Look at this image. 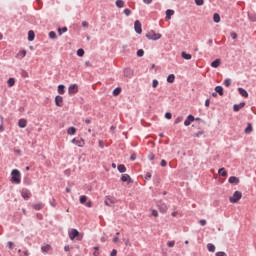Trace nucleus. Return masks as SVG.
<instances>
[{
	"label": "nucleus",
	"mask_w": 256,
	"mask_h": 256,
	"mask_svg": "<svg viewBox=\"0 0 256 256\" xmlns=\"http://www.w3.org/2000/svg\"><path fill=\"white\" fill-rule=\"evenodd\" d=\"M11 176V183H15L16 185H19V183H21V172H19V170H12Z\"/></svg>",
	"instance_id": "f257e3e1"
},
{
	"label": "nucleus",
	"mask_w": 256,
	"mask_h": 256,
	"mask_svg": "<svg viewBox=\"0 0 256 256\" xmlns=\"http://www.w3.org/2000/svg\"><path fill=\"white\" fill-rule=\"evenodd\" d=\"M241 197H243V194L239 191H235L233 196L229 198L230 203H238L241 201Z\"/></svg>",
	"instance_id": "f03ea898"
},
{
	"label": "nucleus",
	"mask_w": 256,
	"mask_h": 256,
	"mask_svg": "<svg viewBox=\"0 0 256 256\" xmlns=\"http://www.w3.org/2000/svg\"><path fill=\"white\" fill-rule=\"evenodd\" d=\"M147 39H150L151 41H159L161 39V34L159 33H146Z\"/></svg>",
	"instance_id": "7ed1b4c3"
},
{
	"label": "nucleus",
	"mask_w": 256,
	"mask_h": 256,
	"mask_svg": "<svg viewBox=\"0 0 256 256\" xmlns=\"http://www.w3.org/2000/svg\"><path fill=\"white\" fill-rule=\"evenodd\" d=\"M78 92H79V86H77V84H72L69 86L68 88L69 95H75Z\"/></svg>",
	"instance_id": "20e7f679"
},
{
	"label": "nucleus",
	"mask_w": 256,
	"mask_h": 256,
	"mask_svg": "<svg viewBox=\"0 0 256 256\" xmlns=\"http://www.w3.org/2000/svg\"><path fill=\"white\" fill-rule=\"evenodd\" d=\"M79 237V231L77 229H72L69 233V238L71 241L77 239Z\"/></svg>",
	"instance_id": "39448f33"
},
{
	"label": "nucleus",
	"mask_w": 256,
	"mask_h": 256,
	"mask_svg": "<svg viewBox=\"0 0 256 256\" xmlns=\"http://www.w3.org/2000/svg\"><path fill=\"white\" fill-rule=\"evenodd\" d=\"M72 143L74 145H77V147H85V140H83V138L77 140L76 138L72 139Z\"/></svg>",
	"instance_id": "423d86ee"
},
{
	"label": "nucleus",
	"mask_w": 256,
	"mask_h": 256,
	"mask_svg": "<svg viewBox=\"0 0 256 256\" xmlns=\"http://www.w3.org/2000/svg\"><path fill=\"white\" fill-rule=\"evenodd\" d=\"M134 30L136 33H143V29L141 27V22L139 20H136L134 22Z\"/></svg>",
	"instance_id": "0eeeda50"
},
{
	"label": "nucleus",
	"mask_w": 256,
	"mask_h": 256,
	"mask_svg": "<svg viewBox=\"0 0 256 256\" xmlns=\"http://www.w3.org/2000/svg\"><path fill=\"white\" fill-rule=\"evenodd\" d=\"M21 196L23 197V199H25V201L31 199V191L27 190V189H23L21 192Z\"/></svg>",
	"instance_id": "6e6552de"
},
{
	"label": "nucleus",
	"mask_w": 256,
	"mask_h": 256,
	"mask_svg": "<svg viewBox=\"0 0 256 256\" xmlns=\"http://www.w3.org/2000/svg\"><path fill=\"white\" fill-rule=\"evenodd\" d=\"M55 105L56 107H63V96H56L55 97Z\"/></svg>",
	"instance_id": "1a4fd4ad"
},
{
	"label": "nucleus",
	"mask_w": 256,
	"mask_h": 256,
	"mask_svg": "<svg viewBox=\"0 0 256 256\" xmlns=\"http://www.w3.org/2000/svg\"><path fill=\"white\" fill-rule=\"evenodd\" d=\"M193 121H195V116L189 115L187 117V119L184 121L185 127H189V125H191V123H193Z\"/></svg>",
	"instance_id": "9d476101"
},
{
	"label": "nucleus",
	"mask_w": 256,
	"mask_h": 256,
	"mask_svg": "<svg viewBox=\"0 0 256 256\" xmlns=\"http://www.w3.org/2000/svg\"><path fill=\"white\" fill-rule=\"evenodd\" d=\"M124 77L131 79L133 77V70L131 68L124 69Z\"/></svg>",
	"instance_id": "9b49d317"
},
{
	"label": "nucleus",
	"mask_w": 256,
	"mask_h": 256,
	"mask_svg": "<svg viewBox=\"0 0 256 256\" xmlns=\"http://www.w3.org/2000/svg\"><path fill=\"white\" fill-rule=\"evenodd\" d=\"M245 107V102H241L240 104H234L233 111L238 112L241 111Z\"/></svg>",
	"instance_id": "f8f14e48"
},
{
	"label": "nucleus",
	"mask_w": 256,
	"mask_h": 256,
	"mask_svg": "<svg viewBox=\"0 0 256 256\" xmlns=\"http://www.w3.org/2000/svg\"><path fill=\"white\" fill-rule=\"evenodd\" d=\"M121 181L123 183H131V176H129V174H122L121 176Z\"/></svg>",
	"instance_id": "ddd939ff"
},
{
	"label": "nucleus",
	"mask_w": 256,
	"mask_h": 256,
	"mask_svg": "<svg viewBox=\"0 0 256 256\" xmlns=\"http://www.w3.org/2000/svg\"><path fill=\"white\" fill-rule=\"evenodd\" d=\"M228 182L231 183V184H234V185H239V178L235 177V176H231L228 179Z\"/></svg>",
	"instance_id": "4468645a"
},
{
	"label": "nucleus",
	"mask_w": 256,
	"mask_h": 256,
	"mask_svg": "<svg viewBox=\"0 0 256 256\" xmlns=\"http://www.w3.org/2000/svg\"><path fill=\"white\" fill-rule=\"evenodd\" d=\"M18 126L21 128V129H25V127H27V120H25V119H20L19 121H18Z\"/></svg>",
	"instance_id": "2eb2a0df"
},
{
	"label": "nucleus",
	"mask_w": 256,
	"mask_h": 256,
	"mask_svg": "<svg viewBox=\"0 0 256 256\" xmlns=\"http://www.w3.org/2000/svg\"><path fill=\"white\" fill-rule=\"evenodd\" d=\"M105 205L107 207H111V205H113L115 203V199L114 198H107L105 201H104Z\"/></svg>",
	"instance_id": "dca6fc26"
},
{
	"label": "nucleus",
	"mask_w": 256,
	"mask_h": 256,
	"mask_svg": "<svg viewBox=\"0 0 256 256\" xmlns=\"http://www.w3.org/2000/svg\"><path fill=\"white\" fill-rule=\"evenodd\" d=\"M115 4L118 9H123V7H125V1L123 0H116Z\"/></svg>",
	"instance_id": "f3484780"
},
{
	"label": "nucleus",
	"mask_w": 256,
	"mask_h": 256,
	"mask_svg": "<svg viewBox=\"0 0 256 256\" xmlns=\"http://www.w3.org/2000/svg\"><path fill=\"white\" fill-rule=\"evenodd\" d=\"M219 65H221V59H216L211 63V67H213L214 69H217Z\"/></svg>",
	"instance_id": "a211bd4d"
},
{
	"label": "nucleus",
	"mask_w": 256,
	"mask_h": 256,
	"mask_svg": "<svg viewBox=\"0 0 256 256\" xmlns=\"http://www.w3.org/2000/svg\"><path fill=\"white\" fill-rule=\"evenodd\" d=\"M181 57H182V59H186V61H190V59H192L191 54H187V52H185V51H183L181 53Z\"/></svg>",
	"instance_id": "6ab92c4d"
},
{
	"label": "nucleus",
	"mask_w": 256,
	"mask_h": 256,
	"mask_svg": "<svg viewBox=\"0 0 256 256\" xmlns=\"http://www.w3.org/2000/svg\"><path fill=\"white\" fill-rule=\"evenodd\" d=\"M238 92L240 93V95L242 97H249V93L247 92V90H245L243 88H238Z\"/></svg>",
	"instance_id": "aec40b11"
},
{
	"label": "nucleus",
	"mask_w": 256,
	"mask_h": 256,
	"mask_svg": "<svg viewBox=\"0 0 256 256\" xmlns=\"http://www.w3.org/2000/svg\"><path fill=\"white\" fill-rule=\"evenodd\" d=\"M253 132V125H251V123H248L247 124V127H246V129H245V133H246V135H249V134H251Z\"/></svg>",
	"instance_id": "412c9836"
},
{
	"label": "nucleus",
	"mask_w": 256,
	"mask_h": 256,
	"mask_svg": "<svg viewBox=\"0 0 256 256\" xmlns=\"http://www.w3.org/2000/svg\"><path fill=\"white\" fill-rule=\"evenodd\" d=\"M173 15H175V11L168 9L166 10V19H171V17H173Z\"/></svg>",
	"instance_id": "4be33fe9"
},
{
	"label": "nucleus",
	"mask_w": 256,
	"mask_h": 256,
	"mask_svg": "<svg viewBox=\"0 0 256 256\" xmlns=\"http://www.w3.org/2000/svg\"><path fill=\"white\" fill-rule=\"evenodd\" d=\"M41 251H42L43 253H49V251H51V245L47 244V245H45V246H42V247H41Z\"/></svg>",
	"instance_id": "5701e85b"
},
{
	"label": "nucleus",
	"mask_w": 256,
	"mask_h": 256,
	"mask_svg": "<svg viewBox=\"0 0 256 256\" xmlns=\"http://www.w3.org/2000/svg\"><path fill=\"white\" fill-rule=\"evenodd\" d=\"M58 93H59L60 95H65V85L60 84V85L58 86Z\"/></svg>",
	"instance_id": "b1692460"
},
{
	"label": "nucleus",
	"mask_w": 256,
	"mask_h": 256,
	"mask_svg": "<svg viewBox=\"0 0 256 256\" xmlns=\"http://www.w3.org/2000/svg\"><path fill=\"white\" fill-rule=\"evenodd\" d=\"M68 135H75L77 133V128L75 127H69L67 130Z\"/></svg>",
	"instance_id": "393cba45"
},
{
	"label": "nucleus",
	"mask_w": 256,
	"mask_h": 256,
	"mask_svg": "<svg viewBox=\"0 0 256 256\" xmlns=\"http://www.w3.org/2000/svg\"><path fill=\"white\" fill-rule=\"evenodd\" d=\"M215 91L216 93H218V95H220L221 97H223V88L221 86H216L215 87Z\"/></svg>",
	"instance_id": "a878e982"
},
{
	"label": "nucleus",
	"mask_w": 256,
	"mask_h": 256,
	"mask_svg": "<svg viewBox=\"0 0 256 256\" xmlns=\"http://www.w3.org/2000/svg\"><path fill=\"white\" fill-rule=\"evenodd\" d=\"M118 171H119V173H125V171H127V167H125V165H123V164H119Z\"/></svg>",
	"instance_id": "bb28decb"
},
{
	"label": "nucleus",
	"mask_w": 256,
	"mask_h": 256,
	"mask_svg": "<svg viewBox=\"0 0 256 256\" xmlns=\"http://www.w3.org/2000/svg\"><path fill=\"white\" fill-rule=\"evenodd\" d=\"M159 210L161 213H167V205L166 204H160L159 205Z\"/></svg>",
	"instance_id": "cd10ccee"
},
{
	"label": "nucleus",
	"mask_w": 256,
	"mask_h": 256,
	"mask_svg": "<svg viewBox=\"0 0 256 256\" xmlns=\"http://www.w3.org/2000/svg\"><path fill=\"white\" fill-rule=\"evenodd\" d=\"M167 82H168V83H175V74H170V75L167 77Z\"/></svg>",
	"instance_id": "c85d7f7f"
},
{
	"label": "nucleus",
	"mask_w": 256,
	"mask_h": 256,
	"mask_svg": "<svg viewBox=\"0 0 256 256\" xmlns=\"http://www.w3.org/2000/svg\"><path fill=\"white\" fill-rule=\"evenodd\" d=\"M8 87H14L15 86V78H9L7 81Z\"/></svg>",
	"instance_id": "c756f323"
},
{
	"label": "nucleus",
	"mask_w": 256,
	"mask_h": 256,
	"mask_svg": "<svg viewBox=\"0 0 256 256\" xmlns=\"http://www.w3.org/2000/svg\"><path fill=\"white\" fill-rule=\"evenodd\" d=\"M213 21L214 23H219L221 21V16L217 13L213 15Z\"/></svg>",
	"instance_id": "7c9ffc66"
},
{
	"label": "nucleus",
	"mask_w": 256,
	"mask_h": 256,
	"mask_svg": "<svg viewBox=\"0 0 256 256\" xmlns=\"http://www.w3.org/2000/svg\"><path fill=\"white\" fill-rule=\"evenodd\" d=\"M219 175H221L222 177H227V171L225 170V168H220L218 170Z\"/></svg>",
	"instance_id": "2f4dec72"
},
{
	"label": "nucleus",
	"mask_w": 256,
	"mask_h": 256,
	"mask_svg": "<svg viewBox=\"0 0 256 256\" xmlns=\"http://www.w3.org/2000/svg\"><path fill=\"white\" fill-rule=\"evenodd\" d=\"M207 249L210 251V253H215V246L213 244H207Z\"/></svg>",
	"instance_id": "473e14b6"
},
{
	"label": "nucleus",
	"mask_w": 256,
	"mask_h": 256,
	"mask_svg": "<svg viewBox=\"0 0 256 256\" xmlns=\"http://www.w3.org/2000/svg\"><path fill=\"white\" fill-rule=\"evenodd\" d=\"M113 95H114V97H117V95H121V88L120 87L115 88L113 90Z\"/></svg>",
	"instance_id": "72a5a7b5"
},
{
	"label": "nucleus",
	"mask_w": 256,
	"mask_h": 256,
	"mask_svg": "<svg viewBox=\"0 0 256 256\" xmlns=\"http://www.w3.org/2000/svg\"><path fill=\"white\" fill-rule=\"evenodd\" d=\"M33 209L36 211H41V209H43V204H34Z\"/></svg>",
	"instance_id": "f704fd0d"
},
{
	"label": "nucleus",
	"mask_w": 256,
	"mask_h": 256,
	"mask_svg": "<svg viewBox=\"0 0 256 256\" xmlns=\"http://www.w3.org/2000/svg\"><path fill=\"white\" fill-rule=\"evenodd\" d=\"M86 202H87V196H85V195L80 196L81 205H84V203H86Z\"/></svg>",
	"instance_id": "c9c22d12"
},
{
	"label": "nucleus",
	"mask_w": 256,
	"mask_h": 256,
	"mask_svg": "<svg viewBox=\"0 0 256 256\" xmlns=\"http://www.w3.org/2000/svg\"><path fill=\"white\" fill-rule=\"evenodd\" d=\"M77 55H78V57H83V55H85V50H83L82 48L78 49Z\"/></svg>",
	"instance_id": "e433bc0d"
},
{
	"label": "nucleus",
	"mask_w": 256,
	"mask_h": 256,
	"mask_svg": "<svg viewBox=\"0 0 256 256\" xmlns=\"http://www.w3.org/2000/svg\"><path fill=\"white\" fill-rule=\"evenodd\" d=\"M35 40V33H28V41H34Z\"/></svg>",
	"instance_id": "4c0bfd02"
},
{
	"label": "nucleus",
	"mask_w": 256,
	"mask_h": 256,
	"mask_svg": "<svg viewBox=\"0 0 256 256\" xmlns=\"http://www.w3.org/2000/svg\"><path fill=\"white\" fill-rule=\"evenodd\" d=\"M225 87H231V79L227 78L224 80Z\"/></svg>",
	"instance_id": "58836bf2"
},
{
	"label": "nucleus",
	"mask_w": 256,
	"mask_h": 256,
	"mask_svg": "<svg viewBox=\"0 0 256 256\" xmlns=\"http://www.w3.org/2000/svg\"><path fill=\"white\" fill-rule=\"evenodd\" d=\"M195 4L198 5V7H201L205 4V0H195Z\"/></svg>",
	"instance_id": "ea45409f"
},
{
	"label": "nucleus",
	"mask_w": 256,
	"mask_h": 256,
	"mask_svg": "<svg viewBox=\"0 0 256 256\" xmlns=\"http://www.w3.org/2000/svg\"><path fill=\"white\" fill-rule=\"evenodd\" d=\"M137 55L138 57H143V55H145V51L143 49H140L137 51Z\"/></svg>",
	"instance_id": "a19ab883"
},
{
	"label": "nucleus",
	"mask_w": 256,
	"mask_h": 256,
	"mask_svg": "<svg viewBox=\"0 0 256 256\" xmlns=\"http://www.w3.org/2000/svg\"><path fill=\"white\" fill-rule=\"evenodd\" d=\"M124 14L126 15V17H129V15H131V10L129 8H125Z\"/></svg>",
	"instance_id": "79ce46f5"
},
{
	"label": "nucleus",
	"mask_w": 256,
	"mask_h": 256,
	"mask_svg": "<svg viewBox=\"0 0 256 256\" xmlns=\"http://www.w3.org/2000/svg\"><path fill=\"white\" fill-rule=\"evenodd\" d=\"M158 86H159V81L153 80V82H152V87H153L154 89H156V87H158Z\"/></svg>",
	"instance_id": "37998d69"
},
{
	"label": "nucleus",
	"mask_w": 256,
	"mask_h": 256,
	"mask_svg": "<svg viewBox=\"0 0 256 256\" xmlns=\"http://www.w3.org/2000/svg\"><path fill=\"white\" fill-rule=\"evenodd\" d=\"M67 33V27H63L62 29L61 28H58V33Z\"/></svg>",
	"instance_id": "c03bdc74"
},
{
	"label": "nucleus",
	"mask_w": 256,
	"mask_h": 256,
	"mask_svg": "<svg viewBox=\"0 0 256 256\" xmlns=\"http://www.w3.org/2000/svg\"><path fill=\"white\" fill-rule=\"evenodd\" d=\"M167 247H175V241L167 242Z\"/></svg>",
	"instance_id": "a18cd8bd"
},
{
	"label": "nucleus",
	"mask_w": 256,
	"mask_h": 256,
	"mask_svg": "<svg viewBox=\"0 0 256 256\" xmlns=\"http://www.w3.org/2000/svg\"><path fill=\"white\" fill-rule=\"evenodd\" d=\"M50 39H57V33H49Z\"/></svg>",
	"instance_id": "49530a36"
},
{
	"label": "nucleus",
	"mask_w": 256,
	"mask_h": 256,
	"mask_svg": "<svg viewBox=\"0 0 256 256\" xmlns=\"http://www.w3.org/2000/svg\"><path fill=\"white\" fill-rule=\"evenodd\" d=\"M183 121V117H178L175 119L174 123L177 125L178 123H181Z\"/></svg>",
	"instance_id": "de8ad7c7"
},
{
	"label": "nucleus",
	"mask_w": 256,
	"mask_h": 256,
	"mask_svg": "<svg viewBox=\"0 0 256 256\" xmlns=\"http://www.w3.org/2000/svg\"><path fill=\"white\" fill-rule=\"evenodd\" d=\"M18 55H21V57L23 58V57H25V55H27V51L26 50H22V51L19 52Z\"/></svg>",
	"instance_id": "09e8293b"
},
{
	"label": "nucleus",
	"mask_w": 256,
	"mask_h": 256,
	"mask_svg": "<svg viewBox=\"0 0 256 256\" xmlns=\"http://www.w3.org/2000/svg\"><path fill=\"white\" fill-rule=\"evenodd\" d=\"M200 225L202 227H205V225H207V220H205V219L200 220Z\"/></svg>",
	"instance_id": "8fccbe9b"
},
{
	"label": "nucleus",
	"mask_w": 256,
	"mask_h": 256,
	"mask_svg": "<svg viewBox=\"0 0 256 256\" xmlns=\"http://www.w3.org/2000/svg\"><path fill=\"white\" fill-rule=\"evenodd\" d=\"M160 165H161V167H167V161L161 160Z\"/></svg>",
	"instance_id": "3c124183"
},
{
	"label": "nucleus",
	"mask_w": 256,
	"mask_h": 256,
	"mask_svg": "<svg viewBox=\"0 0 256 256\" xmlns=\"http://www.w3.org/2000/svg\"><path fill=\"white\" fill-rule=\"evenodd\" d=\"M165 117H166V119H171L173 117V114H171L170 112H167L165 114Z\"/></svg>",
	"instance_id": "603ef678"
},
{
	"label": "nucleus",
	"mask_w": 256,
	"mask_h": 256,
	"mask_svg": "<svg viewBox=\"0 0 256 256\" xmlns=\"http://www.w3.org/2000/svg\"><path fill=\"white\" fill-rule=\"evenodd\" d=\"M143 3H145V5H151L153 0H143Z\"/></svg>",
	"instance_id": "864d4df0"
},
{
	"label": "nucleus",
	"mask_w": 256,
	"mask_h": 256,
	"mask_svg": "<svg viewBox=\"0 0 256 256\" xmlns=\"http://www.w3.org/2000/svg\"><path fill=\"white\" fill-rule=\"evenodd\" d=\"M145 179H146L147 181H149V179H151V172H147V173H146Z\"/></svg>",
	"instance_id": "5fc2aeb1"
},
{
	"label": "nucleus",
	"mask_w": 256,
	"mask_h": 256,
	"mask_svg": "<svg viewBox=\"0 0 256 256\" xmlns=\"http://www.w3.org/2000/svg\"><path fill=\"white\" fill-rule=\"evenodd\" d=\"M152 215L153 217H159V212H157V210H153Z\"/></svg>",
	"instance_id": "6e6d98bb"
},
{
	"label": "nucleus",
	"mask_w": 256,
	"mask_h": 256,
	"mask_svg": "<svg viewBox=\"0 0 256 256\" xmlns=\"http://www.w3.org/2000/svg\"><path fill=\"white\" fill-rule=\"evenodd\" d=\"M216 256H227L225 252H217Z\"/></svg>",
	"instance_id": "4d7b16f0"
},
{
	"label": "nucleus",
	"mask_w": 256,
	"mask_h": 256,
	"mask_svg": "<svg viewBox=\"0 0 256 256\" xmlns=\"http://www.w3.org/2000/svg\"><path fill=\"white\" fill-rule=\"evenodd\" d=\"M110 256H117V250L113 249L112 252L110 253Z\"/></svg>",
	"instance_id": "13d9d810"
},
{
	"label": "nucleus",
	"mask_w": 256,
	"mask_h": 256,
	"mask_svg": "<svg viewBox=\"0 0 256 256\" xmlns=\"http://www.w3.org/2000/svg\"><path fill=\"white\" fill-rule=\"evenodd\" d=\"M210 103H211V101H210L209 99H206V101H205V107H209Z\"/></svg>",
	"instance_id": "bf43d9fd"
},
{
	"label": "nucleus",
	"mask_w": 256,
	"mask_h": 256,
	"mask_svg": "<svg viewBox=\"0 0 256 256\" xmlns=\"http://www.w3.org/2000/svg\"><path fill=\"white\" fill-rule=\"evenodd\" d=\"M8 248L13 249V242H11V241L8 242Z\"/></svg>",
	"instance_id": "052dcab7"
},
{
	"label": "nucleus",
	"mask_w": 256,
	"mask_h": 256,
	"mask_svg": "<svg viewBox=\"0 0 256 256\" xmlns=\"http://www.w3.org/2000/svg\"><path fill=\"white\" fill-rule=\"evenodd\" d=\"M113 243H119V237H117V236L114 237V238H113Z\"/></svg>",
	"instance_id": "680f3d73"
},
{
	"label": "nucleus",
	"mask_w": 256,
	"mask_h": 256,
	"mask_svg": "<svg viewBox=\"0 0 256 256\" xmlns=\"http://www.w3.org/2000/svg\"><path fill=\"white\" fill-rule=\"evenodd\" d=\"M135 159H137V157L135 156V154H132V155L130 156V160H131V161H135Z\"/></svg>",
	"instance_id": "e2e57ef3"
},
{
	"label": "nucleus",
	"mask_w": 256,
	"mask_h": 256,
	"mask_svg": "<svg viewBox=\"0 0 256 256\" xmlns=\"http://www.w3.org/2000/svg\"><path fill=\"white\" fill-rule=\"evenodd\" d=\"M231 38L232 39H237V33H231Z\"/></svg>",
	"instance_id": "0e129e2a"
},
{
	"label": "nucleus",
	"mask_w": 256,
	"mask_h": 256,
	"mask_svg": "<svg viewBox=\"0 0 256 256\" xmlns=\"http://www.w3.org/2000/svg\"><path fill=\"white\" fill-rule=\"evenodd\" d=\"M201 135H203V132L199 131V132L196 133L194 136H195V137H201Z\"/></svg>",
	"instance_id": "69168bd1"
},
{
	"label": "nucleus",
	"mask_w": 256,
	"mask_h": 256,
	"mask_svg": "<svg viewBox=\"0 0 256 256\" xmlns=\"http://www.w3.org/2000/svg\"><path fill=\"white\" fill-rule=\"evenodd\" d=\"M82 27H89V24L86 21H84L82 22Z\"/></svg>",
	"instance_id": "338daca9"
},
{
	"label": "nucleus",
	"mask_w": 256,
	"mask_h": 256,
	"mask_svg": "<svg viewBox=\"0 0 256 256\" xmlns=\"http://www.w3.org/2000/svg\"><path fill=\"white\" fill-rule=\"evenodd\" d=\"M22 77H29V75L27 74L26 71H23V72H22Z\"/></svg>",
	"instance_id": "774afa93"
}]
</instances>
